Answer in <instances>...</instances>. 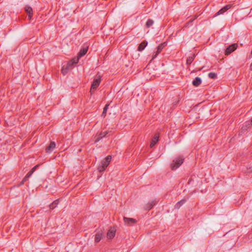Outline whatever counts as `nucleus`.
Here are the masks:
<instances>
[{"mask_svg":"<svg viewBox=\"0 0 252 252\" xmlns=\"http://www.w3.org/2000/svg\"><path fill=\"white\" fill-rule=\"evenodd\" d=\"M25 11L28 15V17L31 18L32 16V9L31 6H26L25 7Z\"/></svg>","mask_w":252,"mask_h":252,"instance_id":"obj_19","label":"nucleus"},{"mask_svg":"<svg viewBox=\"0 0 252 252\" xmlns=\"http://www.w3.org/2000/svg\"><path fill=\"white\" fill-rule=\"evenodd\" d=\"M96 89H93L92 87L91 86V89L90 91V93L91 95L93 94L94 93V91Z\"/></svg>","mask_w":252,"mask_h":252,"instance_id":"obj_29","label":"nucleus"},{"mask_svg":"<svg viewBox=\"0 0 252 252\" xmlns=\"http://www.w3.org/2000/svg\"><path fill=\"white\" fill-rule=\"evenodd\" d=\"M124 221L126 224L132 226L137 222V220L133 218H129L124 217Z\"/></svg>","mask_w":252,"mask_h":252,"instance_id":"obj_6","label":"nucleus"},{"mask_svg":"<svg viewBox=\"0 0 252 252\" xmlns=\"http://www.w3.org/2000/svg\"><path fill=\"white\" fill-rule=\"evenodd\" d=\"M195 57V56L194 54H193L191 56L189 57L187 59V64H190L194 60Z\"/></svg>","mask_w":252,"mask_h":252,"instance_id":"obj_23","label":"nucleus"},{"mask_svg":"<svg viewBox=\"0 0 252 252\" xmlns=\"http://www.w3.org/2000/svg\"><path fill=\"white\" fill-rule=\"evenodd\" d=\"M232 5L231 4H227L221 8L220 10H219L215 15V17L217 16L218 15H221L223 14L224 12H225L227 10L229 9L232 7Z\"/></svg>","mask_w":252,"mask_h":252,"instance_id":"obj_5","label":"nucleus"},{"mask_svg":"<svg viewBox=\"0 0 252 252\" xmlns=\"http://www.w3.org/2000/svg\"><path fill=\"white\" fill-rule=\"evenodd\" d=\"M187 201V199H183L178 201L174 206L175 209H179Z\"/></svg>","mask_w":252,"mask_h":252,"instance_id":"obj_17","label":"nucleus"},{"mask_svg":"<svg viewBox=\"0 0 252 252\" xmlns=\"http://www.w3.org/2000/svg\"><path fill=\"white\" fill-rule=\"evenodd\" d=\"M158 140L159 134L158 133H156L151 142L150 147L152 148L153 147H154L158 142Z\"/></svg>","mask_w":252,"mask_h":252,"instance_id":"obj_12","label":"nucleus"},{"mask_svg":"<svg viewBox=\"0 0 252 252\" xmlns=\"http://www.w3.org/2000/svg\"><path fill=\"white\" fill-rule=\"evenodd\" d=\"M184 160L182 157H179L174 159L171 164V168L172 170H175L178 168L183 163Z\"/></svg>","mask_w":252,"mask_h":252,"instance_id":"obj_2","label":"nucleus"},{"mask_svg":"<svg viewBox=\"0 0 252 252\" xmlns=\"http://www.w3.org/2000/svg\"><path fill=\"white\" fill-rule=\"evenodd\" d=\"M198 17V16L195 15L193 18L190 19L187 23H186V27H189L193 21L196 19Z\"/></svg>","mask_w":252,"mask_h":252,"instance_id":"obj_24","label":"nucleus"},{"mask_svg":"<svg viewBox=\"0 0 252 252\" xmlns=\"http://www.w3.org/2000/svg\"><path fill=\"white\" fill-rule=\"evenodd\" d=\"M72 66L71 65H68V63L66 65H64L63 66L62 70H61L62 73L63 75L66 74L68 72V70L72 68Z\"/></svg>","mask_w":252,"mask_h":252,"instance_id":"obj_14","label":"nucleus"},{"mask_svg":"<svg viewBox=\"0 0 252 252\" xmlns=\"http://www.w3.org/2000/svg\"><path fill=\"white\" fill-rule=\"evenodd\" d=\"M208 76L211 79H216L217 78V74L214 72H210L208 74Z\"/></svg>","mask_w":252,"mask_h":252,"instance_id":"obj_26","label":"nucleus"},{"mask_svg":"<svg viewBox=\"0 0 252 252\" xmlns=\"http://www.w3.org/2000/svg\"><path fill=\"white\" fill-rule=\"evenodd\" d=\"M154 24V21L152 19H148L146 23V27L147 28H149Z\"/></svg>","mask_w":252,"mask_h":252,"instance_id":"obj_25","label":"nucleus"},{"mask_svg":"<svg viewBox=\"0 0 252 252\" xmlns=\"http://www.w3.org/2000/svg\"><path fill=\"white\" fill-rule=\"evenodd\" d=\"M108 105H106L105 106V107H104L103 108V112H102V116H104L105 117L106 116V113H107V109H108Z\"/></svg>","mask_w":252,"mask_h":252,"instance_id":"obj_27","label":"nucleus"},{"mask_svg":"<svg viewBox=\"0 0 252 252\" xmlns=\"http://www.w3.org/2000/svg\"><path fill=\"white\" fill-rule=\"evenodd\" d=\"M158 200H156V199L148 202L147 204H146L144 207L145 210L147 211L150 210L158 203Z\"/></svg>","mask_w":252,"mask_h":252,"instance_id":"obj_7","label":"nucleus"},{"mask_svg":"<svg viewBox=\"0 0 252 252\" xmlns=\"http://www.w3.org/2000/svg\"><path fill=\"white\" fill-rule=\"evenodd\" d=\"M203 68V67H202V68H200V69H199V70H201Z\"/></svg>","mask_w":252,"mask_h":252,"instance_id":"obj_32","label":"nucleus"},{"mask_svg":"<svg viewBox=\"0 0 252 252\" xmlns=\"http://www.w3.org/2000/svg\"><path fill=\"white\" fill-rule=\"evenodd\" d=\"M148 44V42L147 41L144 40L142 41L138 46V51H143L144 48L146 47Z\"/></svg>","mask_w":252,"mask_h":252,"instance_id":"obj_18","label":"nucleus"},{"mask_svg":"<svg viewBox=\"0 0 252 252\" xmlns=\"http://www.w3.org/2000/svg\"><path fill=\"white\" fill-rule=\"evenodd\" d=\"M28 179L27 178H26V177H25L22 181L21 182V183H20L19 185L20 186H22L24 184L25 182L28 180Z\"/></svg>","mask_w":252,"mask_h":252,"instance_id":"obj_28","label":"nucleus"},{"mask_svg":"<svg viewBox=\"0 0 252 252\" xmlns=\"http://www.w3.org/2000/svg\"><path fill=\"white\" fill-rule=\"evenodd\" d=\"M79 58L78 56H77V58H73L72 60H71L70 61H69L68 63V65H71L72 66L74 64L78 63Z\"/></svg>","mask_w":252,"mask_h":252,"instance_id":"obj_20","label":"nucleus"},{"mask_svg":"<svg viewBox=\"0 0 252 252\" xmlns=\"http://www.w3.org/2000/svg\"><path fill=\"white\" fill-rule=\"evenodd\" d=\"M59 203V200L58 199L54 201H53L52 203H51L49 205V207H50V209L53 210L55 208H56V207L58 205Z\"/></svg>","mask_w":252,"mask_h":252,"instance_id":"obj_22","label":"nucleus"},{"mask_svg":"<svg viewBox=\"0 0 252 252\" xmlns=\"http://www.w3.org/2000/svg\"><path fill=\"white\" fill-rule=\"evenodd\" d=\"M238 47L237 43H233L229 45L225 50V55L228 56L234 51Z\"/></svg>","mask_w":252,"mask_h":252,"instance_id":"obj_3","label":"nucleus"},{"mask_svg":"<svg viewBox=\"0 0 252 252\" xmlns=\"http://www.w3.org/2000/svg\"><path fill=\"white\" fill-rule=\"evenodd\" d=\"M38 165H36L35 166H34L30 171H29L27 174L26 175V177L28 179L32 176V175L33 173V172L35 171L36 168L38 167Z\"/></svg>","mask_w":252,"mask_h":252,"instance_id":"obj_21","label":"nucleus"},{"mask_svg":"<svg viewBox=\"0 0 252 252\" xmlns=\"http://www.w3.org/2000/svg\"><path fill=\"white\" fill-rule=\"evenodd\" d=\"M202 83V80L200 77H196L192 81V85L195 87L199 86Z\"/></svg>","mask_w":252,"mask_h":252,"instance_id":"obj_16","label":"nucleus"},{"mask_svg":"<svg viewBox=\"0 0 252 252\" xmlns=\"http://www.w3.org/2000/svg\"><path fill=\"white\" fill-rule=\"evenodd\" d=\"M108 133V131L100 132L99 134H97L94 137L95 142H97L100 141L103 137H104Z\"/></svg>","mask_w":252,"mask_h":252,"instance_id":"obj_9","label":"nucleus"},{"mask_svg":"<svg viewBox=\"0 0 252 252\" xmlns=\"http://www.w3.org/2000/svg\"><path fill=\"white\" fill-rule=\"evenodd\" d=\"M55 142L53 141L51 142L49 145L45 149L46 152L47 153H51L55 149Z\"/></svg>","mask_w":252,"mask_h":252,"instance_id":"obj_11","label":"nucleus"},{"mask_svg":"<svg viewBox=\"0 0 252 252\" xmlns=\"http://www.w3.org/2000/svg\"><path fill=\"white\" fill-rule=\"evenodd\" d=\"M111 156L109 155L106 157L101 162V164L98 167L99 172L104 171L110 162Z\"/></svg>","mask_w":252,"mask_h":252,"instance_id":"obj_1","label":"nucleus"},{"mask_svg":"<svg viewBox=\"0 0 252 252\" xmlns=\"http://www.w3.org/2000/svg\"><path fill=\"white\" fill-rule=\"evenodd\" d=\"M248 124L252 125V118H251L250 123H249Z\"/></svg>","mask_w":252,"mask_h":252,"instance_id":"obj_31","label":"nucleus"},{"mask_svg":"<svg viewBox=\"0 0 252 252\" xmlns=\"http://www.w3.org/2000/svg\"><path fill=\"white\" fill-rule=\"evenodd\" d=\"M88 50V47H83L82 48H81V49L78 54V57L80 58L81 57L84 56L87 53Z\"/></svg>","mask_w":252,"mask_h":252,"instance_id":"obj_15","label":"nucleus"},{"mask_svg":"<svg viewBox=\"0 0 252 252\" xmlns=\"http://www.w3.org/2000/svg\"><path fill=\"white\" fill-rule=\"evenodd\" d=\"M246 172H247V173H249L252 172V167H250V168H249V169H247Z\"/></svg>","mask_w":252,"mask_h":252,"instance_id":"obj_30","label":"nucleus"},{"mask_svg":"<svg viewBox=\"0 0 252 252\" xmlns=\"http://www.w3.org/2000/svg\"><path fill=\"white\" fill-rule=\"evenodd\" d=\"M101 78L100 77L94 79L91 85L93 89H96L99 86Z\"/></svg>","mask_w":252,"mask_h":252,"instance_id":"obj_10","label":"nucleus"},{"mask_svg":"<svg viewBox=\"0 0 252 252\" xmlns=\"http://www.w3.org/2000/svg\"><path fill=\"white\" fill-rule=\"evenodd\" d=\"M116 231V229L115 227H110V229H109L107 233V236L108 238L109 239H112L115 236V233Z\"/></svg>","mask_w":252,"mask_h":252,"instance_id":"obj_8","label":"nucleus"},{"mask_svg":"<svg viewBox=\"0 0 252 252\" xmlns=\"http://www.w3.org/2000/svg\"><path fill=\"white\" fill-rule=\"evenodd\" d=\"M103 235L102 230L98 231L95 235L94 241L95 243H98L101 239Z\"/></svg>","mask_w":252,"mask_h":252,"instance_id":"obj_13","label":"nucleus"},{"mask_svg":"<svg viewBox=\"0 0 252 252\" xmlns=\"http://www.w3.org/2000/svg\"><path fill=\"white\" fill-rule=\"evenodd\" d=\"M166 45L167 43L165 42L159 44V45L157 47V50L156 52L153 54L151 60H153L154 59H155L157 57V56L161 52L163 48Z\"/></svg>","mask_w":252,"mask_h":252,"instance_id":"obj_4","label":"nucleus"}]
</instances>
